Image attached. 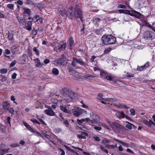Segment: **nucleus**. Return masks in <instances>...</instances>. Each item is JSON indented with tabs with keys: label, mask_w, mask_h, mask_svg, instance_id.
I'll return each mask as SVG.
<instances>
[{
	"label": "nucleus",
	"mask_w": 155,
	"mask_h": 155,
	"mask_svg": "<svg viewBox=\"0 0 155 155\" xmlns=\"http://www.w3.org/2000/svg\"><path fill=\"white\" fill-rule=\"evenodd\" d=\"M51 102L54 104H57L58 101V100L54 98H52L51 99Z\"/></svg>",
	"instance_id": "nucleus-47"
},
{
	"label": "nucleus",
	"mask_w": 155,
	"mask_h": 155,
	"mask_svg": "<svg viewBox=\"0 0 155 155\" xmlns=\"http://www.w3.org/2000/svg\"><path fill=\"white\" fill-rule=\"evenodd\" d=\"M3 108L6 110L7 111L11 107H10V104L7 101L3 102L2 104Z\"/></svg>",
	"instance_id": "nucleus-14"
},
{
	"label": "nucleus",
	"mask_w": 155,
	"mask_h": 155,
	"mask_svg": "<svg viewBox=\"0 0 155 155\" xmlns=\"http://www.w3.org/2000/svg\"><path fill=\"white\" fill-rule=\"evenodd\" d=\"M28 57L26 55L23 54L21 57V59L24 62H25L27 60Z\"/></svg>",
	"instance_id": "nucleus-38"
},
{
	"label": "nucleus",
	"mask_w": 155,
	"mask_h": 155,
	"mask_svg": "<svg viewBox=\"0 0 155 155\" xmlns=\"http://www.w3.org/2000/svg\"><path fill=\"white\" fill-rule=\"evenodd\" d=\"M150 64L149 62H147L144 65L141 66H138L137 68V70L138 71H142L144 69H146L147 68L149 67Z\"/></svg>",
	"instance_id": "nucleus-12"
},
{
	"label": "nucleus",
	"mask_w": 155,
	"mask_h": 155,
	"mask_svg": "<svg viewBox=\"0 0 155 155\" xmlns=\"http://www.w3.org/2000/svg\"><path fill=\"white\" fill-rule=\"evenodd\" d=\"M111 50L110 48H107L105 49L104 51V53L105 54H107L109 52H110Z\"/></svg>",
	"instance_id": "nucleus-52"
},
{
	"label": "nucleus",
	"mask_w": 155,
	"mask_h": 155,
	"mask_svg": "<svg viewBox=\"0 0 155 155\" xmlns=\"http://www.w3.org/2000/svg\"><path fill=\"white\" fill-rule=\"evenodd\" d=\"M109 44H114L116 41V38L111 35H109Z\"/></svg>",
	"instance_id": "nucleus-11"
},
{
	"label": "nucleus",
	"mask_w": 155,
	"mask_h": 155,
	"mask_svg": "<svg viewBox=\"0 0 155 155\" xmlns=\"http://www.w3.org/2000/svg\"><path fill=\"white\" fill-rule=\"evenodd\" d=\"M125 77L128 78H131L134 77V74L130 72H124Z\"/></svg>",
	"instance_id": "nucleus-22"
},
{
	"label": "nucleus",
	"mask_w": 155,
	"mask_h": 155,
	"mask_svg": "<svg viewBox=\"0 0 155 155\" xmlns=\"http://www.w3.org/2000/svg\"><path fill=\"white\" fill-rule=\"evenodd\" d=\"M76 61H77V63H79L81 65H85V63L83 61L82 59L81 58H76Z\"/></svg>",
	"instance_id": "nucleus-30"
},
{
	"label": "nucleus",
	"mask_w": 155,
	"mask_h": 155,
	"mask_svg": "<svg viewBox=\"0 0 155 155\" xmlns=\"http://www.w3.org/2000/svg\"><path fill=\"white\" fill-rule=\"evenodd\" d=\"M58 150L60 151V155H65V153L64 151L62 149L60 148L58 149Z\"/></svg>",
	"instance_id": "nucleus-49"
},
{
	"label": "nucleus",
	"mask_w": 155,
	"mask_h": 155,
	"mask_svg": "<svg viewBox=\"0 0 155 155\" xmlns=\"http://www.w3.org/2000/svg\"><path fill=\"white\" fill-rule=\"evenodd\" d=\"M143 123L147 125L149 127H151V124L147 120H143Z\"/></svg>",
	"instance_id": "nucleus-42"
},
{
	"label": "nucleus",
	"mask_w": 155,
	"mask_h": 155,
	"mask_svg": "<svg viewBox=\"0 0 155 155\" xmlns=\"http://www.w3.org/2000/svg\"><path fill=\"white\" fill-rule=\"evenodd\" d=\"M92 126H94V128L97 131H100L102 129V128L100 126H97L94 125H92Z\"/></svg>",
	"instance_id": "nucleus-39"
},
{
	"label": "nucleus",
	"mask_w": 155,
	"mask_h": 155,
	"mask_svg": "<svg viewBox=\"0 0 155 155\" xmlns=\"http://www.w3.org/2000/svg\"><path fill=\"white\" fill-rule=\"evenodd\" d=\"M34 61H35V63H37L36 66L37 67H41L42 65H43V63L41 64L40 63V60L38 58H35L34 59Z\"/></svg>",
	"instance_id": "nucleus-21"
},
{
	"label": "nucleus",
	"mask_w": 155,
	"mask_h": 155,
	"mask_svg": "<svg viewBox=\"0 0 155 155\" xmlns=\"http://www.w3.org/2000/svg\"><path fill=\"white\" fill-rule=\"evenodd\" d=\"M39 18V16L37 15H36L35 16L33 17L32 18V21H33L34 22H36L38 21V19Z\"/></svg>",
	"instance_id": "nucleus-35"
},
{
	"label": "nucleus",
	"mask_w": 155,
	"mask_h": 155,
	"mask_svg": "<svg viewBox=\"0 0 155 155\" xmlns=\"http://www.w3.org/2000/svg\"><path fill=\"white\" fill-rule=\"evenodd\" d=\"M53 74L54 75H57L59 74V71L56 68H54L52 71Z\"/></svg>",
	"instance_id": "nucleus-34"
},
{
	"label": "nucleus",
	"mask_w": 155,
	"mask_h": 155,
	"mask_svg": "<svg viewBox=\"0 0 155 155\" xmlns=\"http://www.w3.org/2000/svg\"><path fill=\"white\" fill-rule=\"evenodd\" d=\"M60 117L61 119V120L63 121L64 124L66 126L68 127L69 126V124L68 120L64 119L61 115H60Z\"/></svg>",
	"instance_id": "nucleus-24"
},
{
	"label": "nucleus",
	"mask_w": 155,
	"mask_h": 155,
	"mask_svg": "<svg viewBox=\"0 0 155 155\" xmlns=\"http://www.w3.org/2000/svg\"><path fill=\"white\" fill-rule=\"evenodd\" d=\"M58 49L59 51L64 50L66 48V44L65 42H63L62 44H60L58 46Z\"/></svg>",
	"instance_id": "nucleus-16"
},
{
	"label": "nucleus",
	"mask_w": 155,
	"mask_h": 155,
	"mask_svg": "<svg viewBox=\"0 0 155 155\" xmlns=\"http://www.w3.org/2000/svg\"><path fill=\"white\" fill-rule=\"evenodd\" d=\"M128 13L130 15L135 16V17L139 19V20L138 21L139 24L140 25L142 26H149L148 23L144 19L143 15L140 13L134 10H131L130 11H128Z\"/></svg>",
	"instance_id": "nucleus-2"
},
{
	"label": "nucleus",
	"mask_w": 155,
	"mask_h": 155,
	"mask_svg": "<svg viewBox=\"0 0 155 155\" xmlns=\"http://www.w3.org/2000/svg\"><path fill=\"white\" fill-rule=\"evenodd\" d=\"M7 7L11 10H13L14 8V5L12 4H9L7 5Z\"/></svg>",
	"instance_id": "nucleus-46"
},
{
	"label": "nucleus",
	"mask_w": 155,
	"mask_h": 155,
	"mask_svg": "<svg viewBox=\"0 0 155 155\" xmlns=\"http://www.w3.org/2000/svg\"><path fill=\"white\" fill-rule=\"evenodd\" d=\"M87 136V134L85 132H81L78 135V137L79 138L85 139Z\"/></svg>",
	"instance_id": "nucleus-19"
},
{
	"label": "nucleus",
	"mask_w": 155,
	"mask_h": 155,
	"mask_svg": "<svg viewBox=\"0 0 155 155\" xmlns=\"http://www.w3.org/2000/svg\"><path fill=\"white\" fill-rule=\"evenodd\" d=\"M101 19L99 18H96L94 19L93 22L95 25L98 26L100 22Z\"/></svg>",
	"instance_id": "nucleus-27"
},
{
	"label": "nucleus",
	"mask_w": 155,
	"mask_h": 155,
	"mask_svg": "<svg viewBox=\"0 0 155 155\" xmlns=\"http://www.w3.org/2000/svg\"><path fill=\"white\" fill-rule=\"evenodd\" d=\"M24 12L23 13L25 14L29 15L31 12L30 9L26 8H24Z\"/></svg>",
	"instance_id": "nucleus-33"
},
{
	"label": "nucleus",
	"mask_w": 155,
	"mask_h": 155,
	"mask_svg": "<svg viewBox=\"0 0 155 155\" xmlns=\"http://www.w3.org/2000/svg\"><path fill=\"white\" fill-rule=\"evenodd\" d=\"M72 111L73 114L76 117L78 116L83 113L86 112L84 110L79 107L73 109Z\"/></svg>",
	"instance_id": "nucleus-5"
},
{
	"label": "nucleus",
	"mask_w": 155,
	"mask_h": 155,
	"mask_svg": "<svg viewBox=\"0 0 155 155\" xmlns=\"http://www.w3.org/2000/svg\"><path fill=\"white\" fill-rule=\"evenodd\" d=\"M76 63H77L76 58H73V61L71 63V65L74 67H76Z\"/></svg>",
	"instance_id": "nucleus-40"
},
{
	"label": "nucleus",
	"mask_w": 155,
	"mask_h": 155,
	"mask_svg": "<svg viewBox=\"0 0 155 155\" xmlns=\"http://www.w3.org/2000/svg\"><path fill=\"white\" fill-rule=\"evenodd\" d=\"M107 75V72L104 71H101V72L100 75L101 76L104 77Z\"/></svg>",
	"instance_id": "nucleus-51"
},
{
	"label": "nucleus",
	"mask_w": 155,
	"mask_h": 155,
	"mask_svg": "<svg viewBox=\"0 0 155 155\" xmlns=\"http://www.w3.org/2000/svg\"><path fill=\"white\" fill-rule=\"evenodd\" d=\"M69 91L67 88L64 89L63 90L64 92L66 94H68L67 93H68Z\"/></svg>",
	"instance_id": "nucleus-64"
},
{
	"label": "nucleus",
	"mask_w": 155,
	"mask_h": 155,
	"mask_svg": "<svg viewBox=\"0 0 155 155\" xmlns=\"http://www.w3.org/2000/svg\"><path fill=\"white\" fill-rule=\"evenodd\" d=\"M84 77L86 78H87L89 79H92L94 78V76L92 75L88 74H86L84 75Z\"/></svg>",
	"instance_id": "nucleus-32"
},
{
	"label": "nucleus",
	"mask_w": 155,
	"mask_h": 155,
	"mask_svg": "<svg viewBox=\"0 0 155 155\" xmlns=\"http://www.w3.org/2000/svg\"><path fill=\"white\" fill-rule=\"evenodd\" d=\"M108 123L114 131L117 132L118 131L120 127L119 124L115 122H114L111 123L110 122H108Z\"/></svg>",
	"instance_id": "nucleus-8"
},
{
	"label": "nucleus",
	"mask_w": 155,
	"mask_h": 155,
	"mask_svg": "<svg viewBox=\"0 0 155 155\" xmlns=\"http://www.w3.org/2000/svg\"><path fill=\"white\" fill-rule=\"evenodd\" d=\"M144 37L146 40H151L154 38L155 35L151 31H147L144 33Z\"/></svg>",
	"instance_id": "nucleus-4"
},
{
	"label": "nucleus",
	"mask_w": 155,
	"mask_h": 155,
	"mask_svg": "<svg viewBox=\"0 0 155 155\" xmlns=\"http://www.w3.org/2000/svg\"><path fill=\"white\" fill-rule=\"evenodd\" d=\"M115 106L117 107H118L120 108H124L125 109H127L130 108V107L127 106V105L124 104H121L118 103V104H114Z\"/></svg>",
	"instance_id": "nucleus-20"
},
{
	"label": "nucleus",
	"mask_w": 155,
	"mask_h": 155,
	"mask_svg": "<svg viewBox=\"0 0 155 155\" xmlns=\"http://www.w3.org/2000/svg\"><path fill=\"white\" fill-rule=\"evenodd\" d=\"M16 61H12L10 65V67H12L14 66L16 63Z\"/></svg>",
	"instance_id": "nucleus-60"
},
{
	"label": "nucleus",
	"mask_w": 155,
	"mask_h": 155,
	"mask_svg": "<svg viewBox=\"0 0 155 155\" xmlns=\"http://www.w3.org/2000/svg\"><path fill=\"white\" fill-rule=\"evenodd\" d=\"M44 111L45 113L48 115L50 116H54L55 115L54 112L50 107H48V109L45 110Z\"/></svg>",
	"instance_id": "nucleus-9"
},
{
	"label": "nucleus",
	"mask_w": 155,
	"mask_h": 155,
	"mask_svg": "<svg viewBox=\"0 0 155 155\" xmlns=\"http://www.w3.org/2000/svg\"><path fill=\"white\" fill-rule=\"evenodd\" d=\"M0 78H1L0 79V80L2 82L5 81L6 80V77L5 76H3L2 75H0Z\"/></svg>",
	"instance_id": "nucleus-50"
},
{
	"label": "nucleus",
	"mask_w": 155,
	"mask_h": 155,
	"mask_svg": "<svg viewBox=\"0 0 155 155\" xmlns=\"http://www.w3.org/2000/svg\"><path fill=\"white\" fill-rule=\"evenodd\" d=\"M69 43L68 47L70 49H71V47L72 46V45H73L74 43V41L73 39V38L72 37L70 38L69 40Z\"/></svg>",
	"instance_id": "nucleus-26"
},
{
	"label": "nucleus",
	"mask_w": 155,
	"mask_h": 155,
	"mask_svg": "<svg viewBox=\"0 0 155 155\" xmlns=\"http://www.w3.org/2000/svg\"><path fill=\"white\" fill-rule=\"evenodd\" d=\"M132 126H134V125L130 123H128V124L126 125V127L127 128L130 130L132 129Z\"/></svg>",
	"instance_id": "nucleus-43"
},
{
	"label": "nucleus",
	"mask_w": 155,
	"mask_h": 155,
	"mask_svg": "<svg viewBox=\"0 0 155 155\" xmlns=\"http://www.w3.org/2000/svg\"><path fill=\"white\" fill-rule=\"evenodd\" d=\"M123 146H125L127 147L129 146V144L126 142H124L123 141H122L121 142V143Z\"/></svg>",
	"instance_id": "nucleus-59"
},
{
	"label": "nucleus",
	"mask_w": 155,
	"mask_h": 155,
	"mask_svg": "<svg viewBox=\"0 0 155 155\" xmlns=\"http://www.w3.org/2000/svg\"><path fill=\"white\" fill-rule=\"evenodd\" d=\"M7 111L10 113L12 115L14 114L15 110L12 107H11Z\"/></svg>",
	"instance_id": "nucleus-48"
},
{
	"label": "nucleus",
	"mask_w": 155,
	"mask_h": 155,
	"mask_svg": "<svg viewBox=\"0 0 155 155\" xmlns=\"http://www.w3.org/2000/svg\"><path fill=\"white\" fill-rule=\"evenodd\" d=\"M111 99L108 98H100L99 99V100H100L101 103L103 104H106V102L104 101H111Z\"/></svg>",
	"instance_id": "nucleus-28"
},
{
	"label": "nucleus",
	"mask_w": 155,
	"mask_h": 155,
	"mask_svg": "<svg viewBox=\"0 0 155 155\" xmlns=\"http://www.w3.org/2000/svg\"><path fill=\"white\" fill-rule=\"evenodd\" d=\"M19 47L17 45H13L10 48L11 51L13 55H16L17 54H20L21 51L19 50Z\"/></svg>",
	"instance_id": "nucleus-6"
},
{
	"label": "nucleus",
	"mask_w": 155,
	"mask_h": 155,
	"mask_svg": "<svg viewBox=\"0 0 155 155\" xmlns=\"http://www.w3.org/2000/svg\"><path fill=\"white\" fill-rule=\"evenodd\" d=\"M13 35L11 33H9L8 34V39L10 41H12L13 40Z\"/></svg>",
	"instance_id": "nucleus-41"
},
{
	"label": "nucleus",
	"mask_w": 155,
	"mask_h": 155,
	"mask_svg": "<svg viewBox=\"0 0 155 155\" xmlns=\"http://www.w3.org/2000/svg\"><path fill=\"white\" fill-rule=\"evenodd\" d=\"M32 22L31 21H28L27 24V25L26 26V29L29 30H31V29Z\"/></svg>",
	"instance_id": "nucleus-25"
},
{
	"label": "nucleus",
	"mask_w": 155,
	"mask_h": 155,
	"mask_svg": "<svg viewBox=\"0 0 155 155\" xmlns=\"http://www.w3.org/2000/svg\"><path fill=\"white\" fill-rule=\"evenodd\" d=\"M103 31V30L101 28L95 29L94 30L95 32L97 35L101 34Z\"/></svg>",
	"instance_id": "nucleus-31"
},
{
	"label": "nucleus",
	"mask_w": 155,
	"mask_h": 155,
	"mask_svg": "<svg viewBox=\"0 0 155 155\" xmlns=\"http://www.w3.org/2000/svg\"><path fill=\"white\" fill-rule=\"evenodd\" d=\"M30 120L33 122L35 123L36 124H40V123L35 119H31Z\"/></svg>",
	"instance_id": "nucleus-55"
},
{
	"label": "nucleus",
	"mask_w": 155,
	"mask_h": 155,
	"mask_svg": "<svg viewBox=\"0 0 155 155\" xmlns=\"http://www.w3.org/2000/svg\"><path fill=\"white\" fill-rule=\"evenodd\" d=\"M130 112L131 114L133 115H134L135 114V111L134 109L131 108L130 110Z\"/></svg>",
	"instance_id": "nucleus-54"
},
{
	"label": "nucleus",
	"mask_w": 155,
	"mask_h": 155,
	"mask_svg": "<svg viewBox=\"0 0 155 155\" xmlns=\"http://www.w3.org/2000/svg\"><path fill=\"white\" fill-rule=\"evenodd\" d=\"M33 51L38 56L39 55L40 53L38 49L36 47H35L33 49Z\"/></svg>",
	"instance_id": "nucleus-36"
},
{
	"label": "nucleus",
	"mask_w": 155,
	"mask_h": 155,
	"mask_svg": "<svg viewBox=\"0 0 155 155\" xmlns=\"http://www.w3.org/2000/svg\"><path fill=\"white\" fill-rule=\"evenodd\" d=\"M70 106L69 105H67L65 106L61 105L60 108L61 110L63 112L68 114H71V110L69 107Z\"/></svg>",
	"instance_id": "nucleus-7"
},
{
	"label": "nucleus",
	"mask_w": 155,
	"mask_h": 155,
	"mask_svg": "<svg viewBox=\"0 0 155 155\" xmlns=\"http://www.w3.org/2000/svg\"><path fill=\"white\" fill-rule=\"evenodd\" d=\"M102 143L107 145L109 143L110 141L107 139H105L102 140Z\"/></svg>",
	"instance_id": "nucleus-45"
},
{
	"label": "nucleus",
	"mask_w": 155,
	"mask_h": 155,
	"mask_svg": "<svg viewBox=\"0 0 155 155\" xmlns=\"http://www.w3.org/2000/svg\"><path fill=\"white\" fill-rule=\"evenodd\" d=\"M50 62V60L49 59H45L44 61V63L45 64H47L49 63Z\"/></svg>",
	"instance_id": "nucleus-63"
},
{
	"label": "nucleus",
	"mask_w": 155,
	"mask_h": 155,
	"mask_svg": "<svg viewBox=\"0 0 155 155\" xmlns=\"http://www.w3.org/2000/svg\"><path fill=\"white\" fill-rule=\"evenodd\" d=\"M109 35H104L102 36L101 38V40L103 44L105 45L109 44Z\"/></svg>",
	"instance_id": "nucleus-10"
},
{
	"label": "nucleus",
	"mask_w": 155,
	"mask_h": 155,
	"mask_svg": "<svg viewBox=\"0 0 155 155\" xmlns=\"http://www.w3.org/2000/svg\"><path fill=\"white\" fill-rule=\"evenodd\" d=\"M8 70L6 68H2L0 69V72L2 74H6L7 73Z\"/></svg>",
	"instance_id": "nucleus-44"
},
{
	"label": "nucleus",
	"mask_w": 155,
	"mask_h": 155,
	"mask_svg": "<svg viewBox=\"0 0 155 155\" xmlns=\"http://www.w3.org/2000/svg\"><path fill=\"white\" fill-rule=\"evenodd\" d=\"M57 63L58 64L66 65L67 62L65 58H62L58 61Z\"/></svg>",
	"instance_id": "nucleus-17"
},
{
	"label": "nucleus",
	"mask_w": 155,
	"mask_h": 155,
	"mask_svg": "<svg viewBox=\"0 0 155 155\" xmlns=\"http://www.w3.org/2000/svg\"><path fill=\"white\" fill-rule=\"evenodd\" d=\"M19 146V144L17 143H13L10 145L11 147H17Z\"/></svg>",
	"instance_id": "nucleus-56"
},
{
	"label": "nucleus",
	"mask_w": 155,
	"mask_h": 155,
	"mask_svg": "<svg viewBox=\"0 0 155 155\" xmlns=\"http://www.w3.org/2000/svg\"><path fill=\"white\" fill-rule=\"evenodd\" d=\"M34 133H35V135L36 136H37L40 137H41L42 136V135L41 134L39 133L38 132H35H35Z\"/></svg>",
	"instance_id": "nucleus-62"
},
{
	"label": "nucleus",
	"mask_w": 155,
	"mask_h": 155,
	"mask_svg": "<svg viewBox=\"0 0 155 155\" xmlns=\"http://www.w3.org/2000/svg\"><path fill=\"white\" fill-rule=\"evenodd\" d=\"M78 7V6L76 5L74 8L71 6L68 9V13L65 9L60 10L59 12L61 14L64 16H68L69 18L72 20L74 19L75 18L77 19L79 18L83 22V21L82 12Z\"/></svg>",
	"instance_id": "nucleus-1"
},
{
	"label": "nucleus",
	"mask_w": 155,
	"mask_h": 155,
	"mask_svg": "<svg viewBox=\"0 0 155 155\" xmlns=\"http://www.w3.org/2000/svg\"><path fill=\"white\" fill-rule=\"evenodd\" d=\"M77 123L76 124L77 127H78L79 128H80V129H82L83 128H85L84 126V125H82L81 124H82V122H77Z\"/></svg>",
	"instance_id": "nucleus-37"
},
{
	"label": "nucleus",
	"mask_w": 155,
	"mask_h": 155,
	"mask_svg": "<svg viewBox=\"0 0 155 155\" xmlns=\"http://www.w3.org/2000/svg\"><path fill=\"white\" fill-rule=\"evenodd\" d=\"M116 116L118 118L121 119L126 117V116L123 111L117 112L115 114Z\"/></svg>",
	"instance_id": "nucleus-13"
},
{
	"label": "nucleus",
	"mask_w": 155,
	"mask_h": 155,
	"mask_svg": "<svg viewBox=\"0 0 155 155\" xmlns=\"http://www.w3.org/2000/svg\"><path fill=\"white\" fill-rule=\"evenodd\" d=\"M77 122H85L86 123L91 122V119L89 118H82L81 120L78 119L77 120Z\"/></svg>",
	"instance_id": "nucleus-18"
},
{
	"label": "nucleus",
	"mask_w": 155,
	"mask_h": 155,
	"mask_svg": "<svg viewBox=\"0 0 155 155\" xmlns=\"http://www.w3.org/2000/svg\"><path fill=\"white\" fill-rule=\"evenodd\" d=\"M90 117L91 119V123L92 124H98V121L100 119V117L93 112L90 114Z\"/></svg>",
	"instance_id": "nucleus-3"
},
{
	"label": "nucleus",
	"mask_w": 155,
	"mask_h": 155,
	"mask_svg": "<svg viewBox=\"0 0 155 155\" xmlns=\"http://www.w3.org/2000/svg\"><path fill=\"white\" fill-rule=\"evenodd\" d=\"M106 78L108 80L111 81L113 80V77L107 75L106 77Z\"/></svg>",
	"instance_id": "nucleus-53"
},
{
	"label": "nucleus",
	"mask_w": 155,
	"mask_h": 155,
	"mask_svg": "<svg viewBox=\"0 0 155 155\" xmlns=\"http://www.w3.org/2000/svg\"><path fill=\"white\" fill-rule=\"evenodd\" d=\"M5 54L8 55L10 54L11 51L8 49H6L5 51Z\"/></svg>",
	"instance_id": "nucleus-61"
},
{
	"label": "nucleus",
	"mask_w": 155,
	"mask_h": 155,
	"mask_svg": "<svg viewBox=\"0 0 155 155\" xmlns=\"http://www.w3.org/2000/svg\"><path fill=\"white\" fill-rule=\"evenodd\" d=\"M17 19L20 23L23 25L25 26V25L26 23L25 19L24 18L18 16L17 17Z\"/></svg>",
	"instance_id": "nucleus-15"
},
{
	"label": "nucleus",
	"mask_w": 155,
	"mask_h": 155,
	"mask_svg": "<svg viewBox=\"0 0 155 155\" xmlns=\"http://www.w3.org/2000/svg\"><path fill=\"white\" fill-rule=\"evenodd\" d=\"M24 125L26 127V128H27L31 132L33 133L35 132L34 130L26 123L25 122H24Z\"/></svg>",
	"instance_id": "nucleus-23"
},
{
	"label": "nucleus",
	"mask_w": 155,
	"mask_h": 155,
	"mask_svg": "<svg viewBox=\"0 0 155 155\" xmlns=\"http://www.w3.org/2000/svg\"><path fill=\"white\" fill-rule=\"evenodd\" d=\"M75 95V94L74 93L71 92L69 96L72 99H74Z\"/></svg>",
	"instance_id": "nucleus-58"
},
{
	"label": "nucleus",
	"mask_w": 155,
	"mask_h": 155,
	"mask_svg": "<svg viewBox=\"0 0 155 155\" xmlns=\"http://www.w3.org/2000/svg\"><path fill=\"white\" fill-rule=\"evenodd\" d=\"M117 147L116 144L115 145H108L107 144L106 146V148L110 149H114Z\"/></svg>",
	"instance_id": "nucleus-29"
},
{
	"label": "nucleus",
	"mask_w": 155,
	"mask_h": 155,
	"mask_svg": "<svg viewBox=\"0 0 155 155\" xmlns=\"http://www.w3.org/2000/svg\"><path fill=\"white\" fill-rule=\"evenodd\" d=\"M93 137L94 140L97 141H99L101 140L100 138L98 136H94Z\"/></svg>",
	"instance_id": "nucleus-57"
}]
</instances>
